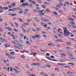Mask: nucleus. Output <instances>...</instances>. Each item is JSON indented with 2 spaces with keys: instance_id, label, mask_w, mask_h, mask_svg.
<instances>
[{
  "instance_id": "1",
  "label": "nucleus",
  "mask_w": 76,
  "mask_h": 76,
  "mask_svg": "<svg viewBox=\"0 0 76 76\" xmlns=\"http://www.w3.org/2000/svg\"><path fill=\"white\" fill-rule=\"evenodd\" d=\"M63 28L64 29V32L63 33V35H64V36H65V37H67V36L69 35L70 34H71V35L72 34V33H70L69 31L67 30V28H66V27H64Z\"/></svg>"
},
{
  "instance_id": "2",
  "label": "nucleus",
  "mask_w": 76,
  "mask_h": 76,
  "mask_svg": "<svg viewBox=\"0 0 76 76\" xmlns=\"http://www.w3.org/2000/svg\"><path fill=\"white\" fill-rule=\"evenodd\" d=\"M34 37L35 38H41L40 35H38V34L35 35Z\"/></svg>"
},
{
  "instance_id": "3",
  "label": "nucleus",
  "mask_w": 76,
  "mask_h": 76,
  "mask_svg": "<svg viewBox=\"0 0 76 76\" xmlns=\"http://www.w3.org/2000/svg\"><path fill=\"white\" fill-rule=\"evenodd\" d=\"M0 39L1 40V41H3L4 42H6V41H7V39H6L5 40L1 37Z\"/></svg>"
},
{
  "instance_id": "4",
  "label": "nucleus",
  "mask_w": 76,
  "mask_h": 76,
  "mask_svg": "<svg viewBox=\"0 0 76 76\" xmlns=\"http://www.w3.org/2000/svg\"><path fill=\"white\" fill-rule=\"evenodd\" d=\"M48 46H51V47H54V45L51 43H48Z\"/></svg>"
},
{
  "instance_id": "5",
  "label": "nucleus",
  "mask_w": 76,
  "mask_h": 76,
  "mask_svg": "<svg viewBox=\"0 0 76 76\" xmlns=\"http://www.w3.org/2000/svg\"><path fill=\"white\" fill-rule=\"evenodd\" d=\"M66 44H67V45H70L71 44H72V43H71V42H65Z\"/></svg>"
},
{
  "instance_id": "6",
  "label": "nucleus",
  "mask_w": 76,
  "mask_h": 76,
  "mask_svg": "<svg viewBox=\"0 0 76 76\" xmlns=\"http://www.w3.org/2000/svg\"><path fill=\"white\" fill-rule=\"evenodd\" d=\"M44 4L46 6H48V5H49V4H50V3L47 2H44Z\"/></svg>"
},
{
  "instance_id": "7",
  "label": "nucleus",
  "mask_w": 76,
  "mask_h": 76,
  "mask_svg": "<svg viewBox=\"0 0 76 76\" xmlns=\"http://www.w3.org/2000/svg\"><path fill=\"white\" fill-rule=\"evenodd\" d=\"M68 20H72V21H74V19H72V18H68L67 19Z\"/></svg>"
},
{
  "instance_id": "8",
  "label": "nucleus",
  "mask_w": 76,
  "mask_h": 76,
  "mask_svg": "<svg viewBox=\"0 0 76 76\" xmlns=\"http://www.w3.org/2000/svg\"><path fill=\"white\" fill-rule=\"evenodd\" d=\"M4 45L5 47L7 48V47H10V45H9L8 44H5Z\"/></svg>"
},
{
  "instance_id": "9",
  "label": "nucleus",
  "mask_w": 76,
  "mask_h": 76,
  "mask_svg": "<svg viewBox=\"0 0 76 76\" xmlns=\"http://www.w3.org/2000/svg\"><path fill=\"white\" fill-rule=\"evenodd\" d=\"M28 6L29 7H33V6L32 5V4H30L28 5Z\"/></svg>"
},
{
  "instance_id": "10",
  "label": "nucleus",
  "mask_w": 76,
  "mask_h": 76,
  "mask_svg": "<svg viewBox=\"0 0 76 76\" xmlns=\"http://www.w3.org/2000/svg\"><path fill=\"white\" fill-rule=\"evenodd\" d=\"M5 55H6L7 56H8V57H11V55H9V54L8 53H5Z\"/></svg>"
},
{
  "instance_id": "11",
  "label": "nucleus",
  "mask_w": 76,
  "mask_h": 76,
  "mask_svg": "<svg viewBox=\"0 0 76 76\" xmlns=\"http://www.w3.org/2000/svg\"><path fill=\"white\" fill-rule=\"evenodd\" d=\"M34 54H37V53H34V52H32V53H31V55H34Z\"/></svg>"
},
{
  "instance_id": "12",
  "label": "nucleus",
  "mask_w": 76,
  "mask_h": 76,
  "mask_svg": "<svg viewBox=\"0 0 76 76\" xmlns=\"http://www.w3.org/2000/svg\"><path fill=\"white\" fill-rule=\"evenodd\" d=\"M55 70L58 71V70H59V68L58 67H56L55 69Z\"/></svg>"
},
{
  "instance_id": "13",
  "label": "nucleus",
  "mask_w": 76,
  "mask_h": 76,
  "mask_svg": "<svg viewBox=\"0 0 76 76\" xmlns=\"http://www.w3.org/2000/svg\"><path fill=\"white\" fill-rule=\"evenodd\" d=\"M67 54L68 55H69V56H72V57H73V55H72V54L70 53H68Z\"/></svg>"
},
{
  "instance_id": "14",
  "label": "nucleus",
  "mask_w": 76,
  "mask_h": 76,
  "mask_svg": "<svg viewBox=\"0 0 76 76\" xmlns=\"http://www.w3.org/2000/svg\"><path fill=\"white\" fill-rule=\"evenodd\" d=\"M68 64H72V65L73 66H74V65H75V64L73 63H68Z\"/></svg>"
},
{
  "instance_id": "15",
  "label": "nucleus",
  "mask_w": 76,
  "mask_h": 76,
  "mask_svg": "<svg viewBox=\"0 0 76 76\" xmlns=\"http://www.w3.org/2000/svg\"><path fill=\"white\" fill-rule=\"evenodd\" d=\"M67 73H68V74H73V72H72L68 71L67 72Z\"/></svg>"
},
{
  "instance_id": "16",
  "label": "nucleus",
  "mask_w": 76,
  "mask_h": 76,
  "mask_svg": "<svg viewBox=\"0 0 76 76\" xmlns=\"http://www.w3.org/2000/svg\"><path fill=\"white\" fill-rule=\"evenodd\" d=\"M16 14H11V15L12 16H16L17 15Z\"/></svg>"
},
{
  "instance_id": "17",
  "label": "nucleus",
  "mask_w": 76,
  "mask_h": 76,
  "mask_svg": "<svg viewBox=\"0 0 76 76\" xmlns=\"http://www.w3.org/2000/svg\"><path fill=\"white\" fill-rule=\"evenodd\" d=\"M41 68H44V69H45L46 68V67L45 66H41L40 67Z\"/></svg>"
},
{
  "instance_id": "18",
  "label": "nucleus",
  "mask_w": 76,
  "mask_h": 76,
  "mask_svg": "<svg viewBox=\"0 0 76 76\" xmlns=\"http://www.w3.org/2000/svg\"><path fill=\"white\" fill-rule=\"evenodd\" d=\"M10 54L11 55H14L15 54V52H12L10 53Z\"/></svg>"
},
{
  "instance_id": "19",
  "label": "nucleus",
  "mask_w": 76,
  "mask_h": 76,
  "mask_svg": "<svg viewBox=\"0 0 76 76\" xmlns=\"http://www.w3.org/2000/svg\"><path fill=\"white\" fill-rule=\"evenodd\" d=\"M28 76H35V75L34 74H29L28 75Z\"/></svg>"
},
{
  "instance_id": "20",
  "label": "nucleus",
  "mask_w": 76,
  "mask_h": 76,
  "mask_svg": "<svg viewBox=\"0 0 76 76\" xmlns=\"http://www.w3.org/2000/svg\"><path fill=\"white\" fill-rule=\"evenodd\" d=\"M9 8L7 7H5V8L4 9V10H8Z\"/></svg>"
},
{
  "instance_id": "21",
  "label": "nucleus",
  "mask_w": 76,
  "mask_h": 76,
  "mask_svg": "<svg viewBox=\"0 0 76 76\" xmlns=\"http://www.w3.org/2000/svg\"><path fill=\"white\" fill-rule=\"evenodd\" d=\"M37 2L38 3H42V1L39 0H37Z\"/></svg>"
},
{
  "instance_id": "22",
  "label": "nucleus",
  "mask_w": 76,
  "mask_h": 76,
  "mask_svg": "<svg viewBox=\"0 0 76 76\" xmlns=\"http://www.w3.org/2000/svg\"><path fill=\"white\" fill-rule=\"evenodd\" d=\"M24 2H25V0H21V1H20V2L21 3H24Z\"/></svg>"
},
{
  "instance_id": "23",
  "label": "nucleus",
  "mask_w": 76,
  "mask_h": 76,
  "mask_svg": "<svg viewBox=\"0 0 76 76\" xmlns=\"http://www.w3.org/2000/svg\"><path fill=\"white\" fill-rule=\"evenodd\" d=\"M15 70V72H17V73H20V71H18L17 70Z\"/></svg>"
},
{
  "instance_id": "24",
  "label": "nucleus",
  "mask_w": 76,
  "mask_h": 76,
  "mask_svg": "<svg viewBox=\"0 0 76 76\" xmlns=\"http://www.w3.org/2000/svg\"><path fill=\"white\" fill-rule=\"evenodd\" d=\"M11 35L13 39H15V36H14L13 34H10Z\"/></svg>"
},
{
  "instance_id": "25",
  "label": "nucleus",
  "mask_w": 76,
  "mask_h": 76,
  "mask_svg": "<svg viewBox=\"0 0 76 76\" xmlns=\"http://www.w3.org/2000/svg\"><path fill=\"white\" fill-rule=\"evenodd\" d=\"M53 13L55 14V15H58V14L57 13V12H53Z\"/></svg>"
},
{
  "instance_id": "26",
  "label": "nucleus",
  "mask_w": 76,
  "mask_h": 76,
  "mask_svg": "<svg viewBox=\"0 0 76 76\" xmlns=\"http://www.w3.org/2000/svg\"><path fill=\"white\" fill-rule=\"evenodd\" d=\"M43 26H44L45 28H46V26H47V25L45 23V24L43 25Z\"/></svg>"
},
{
  "instance_id": "27",
  "label": "nucleus",
  "mask_w": 76,
  "mask_h": 76,
  "mask_svg": "<svg viewBox=\"0 0 76 76\" xmlns=\"http://www.w3.org/2000/svg\"><path fill=\"white\" fill-rule=\"evenodd\" d=\"M46 67H49V68H50V67H51V66L50 65H49L48 64H46Z\"/></svg>"
},
{
  "instance_id": "28",
  "label": "nucleus",
  "mask_w": 76,
  "mask_h": 76,
  "mask_svg": "<svg viewBox=\"0 0 76 76\" xmlns=\"http://www.w3.org/2000/svg\"><path fill=\"white\" fill-rule=\"evenodd\" d=\"M10 58H11L12 59H15V57H13L12 56H11V57H9Z\"/></svg>"
},
{
  "instance_id": "29",
  "label": "nucleus",
  "mask_w": 76,
  "mask_h": 76,
  "mask_svg": "<svg viewBox=\"0 0 76 76\" xmlns=\"http://www.w3.org/2000/svg\"><path fill=\"white\" fill-rule=\"evenodd\" d=\"M26 43L28 44V45H30V42H28V41H27L26 42Z\"/></svg>"
},
{
  "instance_id": "30",
  "label": "nucleus",
  "mask_w": 76,
  "mask_h": 76,
  "mask_svg": "<svg viewBox=\"0 0 76 76\" xmlns=\"http://www.w3.org/2000/svg\"><path fill=\"white\" fill-rule=\"evenodd\" d=\"M15 4H16V3H13V4H12V6L13 7H14V6H15Z\"/></svg>"
},
{
  "instance_id": "31",
  "label": "nucleus",
  "mask_w": 76,
  "mask_h": 76,
  "mask_svg": "<svg viewBox=\"0 0 76 76\" xmlns=\"http://www.w3.org/2000/svg\"><path fill=\"white\" fill-rule=\"evenodd\" d=\"M31 1L33 4H36V3H35V1Z\"/></svg>"
},
{
  "instance_id": "32",
  "label": "nucleus",
  "mask_w": 76,
  "mask_h": 76,
  "mask_svg": "<svg viewBox=\"0 0 76 76\" xmlns=\"http://www.w3.org/2000/svg\"><path fill=\"white\" fill-rule=\"evenodd\" d=\"M42 7H43V8H44V9H45V7H46L45 5H42Z\"/></svg>"
},
{
  "instance_id": "33",
  "label": "nucleus",
  "mask_w": 76,
  "mask_h": 76,
  "mask_svg": "<svg viewBox=\"0 0 76 76\" xmlns=\"http://www.w3.org/2000/svg\"><path fill=\"white\" fill-rule=\"evenodd\" d=\"M48 60H50V61H52V60H51V59L50 57H48L47 58Z\"/></svg>"
},
{
  "instance_id": "34",
  "label": "nucleus",
  "mask_w": 76,
  "mask_h": 76,
  "mask_svg": "<svg viewBox=\"0 0 76 76\" xmlns=\"http://www.w3.org/2000/svg\"><path fill=\"white\" fill-rule=\"evenodd\" d=\"M42 34H47L46 32L44 31H42Z\"/></svg>"
},
{
  "instance_id": "35",
  "label": "nucleus",
  "mask_w": 76,
  "mask_h": 76,
  "mask_svg": "<svg viewBox=\"0 0 76 76\" xmlns=\"http://www.w3.org/2000/svg\"><path fill=\"white\" fill-rule=\"evenodd\" d=\"M22 6H23V7H25V4L24 3L22 4Z\"/></svg>"
},
{
  "instance_id": "36",
  "label": "nucleus",
  "mask_w": 76,
  "mask_h": 76,
  "mask_svg": "<svg viewBox=\"0 0 76 76\" xmlns=\"http://www.w3.org/2000/svg\"><path fill=\"white\" fill-rule=\"evenodd\" d=\"M9 12H10V11H13V10L12 9H10L9 10Z\"/></svg>"
},
{
  "instance_id": "37",
  "label": "nucleus",
  "mask_w": 76,
  "mask_h": 76,
  "mask_svg": "<svg viewBox=\"0 0 76 76\" xmlns=\"http://www.w3.org/2000/svg\"><path fill=\"white\" fill-rule=\"evenodd\" d=\"M21 57L22 58H25V56H24V55H22L21 56Z\"/></svg>"
},
{
  "instance_id": "38",
  "label": "nucleus",
  "mask_w": 76,
  "mask_h": 76,
  "mask_svg": "<svg viewBox=\"0 0 76 76\" xmlns=\"http://www.w3.org/2000/svg\"><path fill=\"white\" fill-rule=\"evenodd\" d=\"M9 69H10V67H8V68H7V71H8V72H9Z\"/></svg>"
},
{
  "instance_id": "39",
  "label": "nucleus",
  "mask_w": 76,
  "mask_h": 76,
  "mask_svg": "<svg viewBox=\"0 0 76 76\" xmlns=\"http://www.w3.org/2000/svg\"><path fill=\"white\" fill-rule=\"evenodd\" d=\"M18 46H20V47H23V45H22V44H18Z\"/></svg>"
},
{
  "instance_id": "40",
  "label": "nucleus",
  "mask_w": 76,
  "mask_h": 76,
  "mask_svg": "<svg viewBox=\"0 0 76 76\" xmlns=\"http://www.w3.org/2000/svg\"><path fill=\"white\" fill-rule=\"evenodd\" d=\"M59 42H63V41L61 39H59Z\"/></svg>"
},
{
  "instance_id": "41",
  "label": "nucleus",
  "mask_w": 76,
  "mask_h": 76,
  "mask_svg": "<svg viewBox=\"0 0 76 76\" xmlns=\"http://www.w3.org/2000/svg\"><path fill=\"white\" fill-rule=\"evenodd\" d=\"M46 55L47 56H50V54L49 53H46Z\"/></svg>"
},
{
  "instance_id": "42",
  "label": "nucleus",
  "mask_w": 76,
  "mask_h": 76,
  "mask_svg": "<svg viewBox=\"0 0 76 76\" xmlns=\"http://www.w3.org/2000/svg\"><path fill=\"white\" fill-rule=\"evenodd\" d=\"M70 23H71V24H72V25H75V23L73 22H71Z\"/></svg>"
},
{
  "instance_id": "43",
  "label": "nucleus",
  "mask_w": 76,
  "mask_h": 76,
  "mask_svg": "<svg viewBox=\"0 0 76 76\" xmlns=\"http://www.w3.org/2000/svg\"><path fill=\"white\" fill-rule=\"evenodd\" d=\"M24 4H25V6H28V3H25Z\"/></svg>"
},
{
  "instance_id": "44",
  "label": "nucleus",
  "mask_w": 76,
  "mask_h": 76,
  "mask_svg": "<svg viewBox=\"0 0 76 76\" xmlns=\"http://www.w3.org/2000/svg\"><path fill=\"white\" fill-rule=\"evenodd\" d=\"M33 65H34V66H35L36 63H33L31 64V66H33Z\"/></svg>"
},
{
  "instance_id": "45",
  "label": "nucleus",
  "mask_w": 76,
  "mask_h": 76,
  "mask_svg": "<svg viewBox=\"0 0 76 76\" xmlns=\"http://www.w3.org/2000/svg\"><path fill=\"white\" fill-rule=\"evenodd\" d=\"M36 29H37V31H40V29H39V28H36Z\"/></svg>"
},
{
  "instance_id": "46",
  "label": "nucleus",
  "mask_w": 76,
  "mask_h": 76,
  "mask_svg": "<svg viewBox=\"0 0 76 76\" xmlns=\"http://www.w3.org/2000/svg\"><path fill=\"white\" fill-rule=\"evenodd\" d=\"M41 13L42 14H40V15H44V14H45V13H42V12H41Z\"/></svg>"
},
{
  "instance_id": "47",
  "label": "nucleus",
  "mask_w": 76,
  "mask_h": 76,
  "mask_svg": "<svg viewBox=\"0 0 76 76\" xmlns=\"http://www.w3.org/2000/svg\"><path fill=\"white\" fill-rule=\"evenodd\" d=\"M31 37L33 38V39H35V36H32Z\"/></svg>"
},
{
  "instance_id": "48",
  "label": "nucleus",
  "mask_w": 76,
  "mask_h": 76,
  "mask_svg": "<svg viewBox=\"0 0 76 76\" xmlns=\"http://www.w3.org/2000/svg\"><path fill=\"white\" fill-rule=\"evenodd\" d=\"M22 30L23 31V32H25V33H26V30H25V29H23Z\"/></svg>"
},
{
  "instance_id": "49",
  "label": "nucleus",
  "mask_w": 76,
  "mask_h": 76,
  "mask_svg": "<svg viewBox=\"0 0 76 76\" xmlns=\"http://www.w3.org/2000/svg\"><path fill=\"white\" fill-rule=\"evenodd\" d=\"M42 20L43 21H44V22H45V19L42 18Z\"/></svg>"
},
{
  "instance_id": "50",
  "label": "nucleus",
  "mask_w": 76,
  "mask_h": 76,
  "mask_svg": "<svg viewBox=\"0 0 76 76\" xmlns=\"http://www.w3.org/2000/svg\"><path fill=\"white\" fill-rule=\"evenodd\" d=\"M54 37H55V38H56V39H57L58 38V37H57V36H54Z\"/></svg>"
},
{
  "instance_id": "51",
  "label": "nucleus",
  "mask_w": 76,
  "mask_h": 76,
  "mask_svg": "<svg viewBox=\"0 0 76 76\" xmlns=\"http://www.w3.org/2000/svg\"><path fill=\"white\" fill-rule=\"evenodd\" d=\"M26 21L27 22H30V21L29 20V19H27L26 20Z\"/></svg>"
},
{
  "instance_id": "52",
  "label": "nucleus",
  "mask_w": 76,
  "mask_h": 76,
  "mask_svg": "<svg viewBox=\"0 0 76 76\" xmlns=\"http://www.w3.org/2000/svg\"><path fill=\"white\" fill-rule=\"evenodd\" d=\"M0 8L1 9V10H4V9L3 8V7H2V6H0Z\"/></svg>"
},
{
  "instance_id": "53",
  "label": "nucleus",
  "mask_w": 76,
  "mask_h": 76,
  "mask_svg": "<svg viewBox=\"0 0 76 76\" xmlns=\"http://www.w3.org/2000/svg\"><path fill=\"white\" fill-rule=\"evenodd\" d=\"M15 68H16V69H17V70H19V68L18 67L16 66H15Z\"/></svg>"
},
{
  "instance_id": "54",
  "label": "nucleus",
  "mask_w": 76,
  "mask_h": 76,
  "mask_svg": "<svg viewBox=\"0 0 76 76\" xmlns=\"http://www.w3.org/2000/svg\"><path fill=\"white\" fill-rule=\"evenodd\" d=\"M61 31V29H60V28H58V31L59 32H60Z\"/></svg>"
},
{
  "instance_id": "55",
  "label": "nucleus",
  "mask_w": 76,
  "mask_h": 76,
  "mask_svg": "<svg viewBox=\"0 0 76 76\" xmlns=\"http://www.w3.org/2000/svg\"><path fill=\"white\" fill-rule=\"evenodd\" d=\"M59 4L60 6H63V4L61 3H59Z\"/></svg>"
},
{
  "instance_id": "56",
  "label": "nucleus",
  "mask_w": 76,
  "mask_h": 76,
  "mask_svg": "<svg viewBox=\"0 0 76 76\" xmlns=\"http://www.w3.org/2000/svg\"><path fill=\"white\" fill-rule=\"evenodd\" d=\"M3 69L4 70H6L7 68L6 67H4Z\"/></svg>"
},
{
  "instance_id": "57",
  "label": "nucleus",
  "mask_w": 76,
  "mask_h": 76,
  "mask_svg": "<svg viewBox=\"0 0 76 76\" xmlns=\"http://www.w3.org/2000/svg\"><path fill=\"white\" fill-rule=\"evenodd\" d=\"M72 60H76V58H72Z\"/></svg>"
},
{
  "instance_id": "58",
  "label": "nucleus",
  "mask_w": 76,
  "mask_h": 76,
  "mask_svg": "<svg viewBox=\"0 0 76 76\" xmlns=\"http://www.w3.org/2000/svg\"><path fill=\"white\" fill-rule=\"evenodd\" d=\"M23 11H20L19 12V13H23Z\"/></svg>"
},
{
  "instance_id": "59",
  "label": "nucleus",
  "mask_w": 76,
  "mask_h": 76,
  "mask_svg": "<svg viewBox=\"0 0 76 76\" xmlns=\"http://www.w3.org/2000/svg\"><path fill=\"white\" fill-rule=\"evenodd\" d=\"M19 20L20 22H22V20L21 19H19Z\"/></svg>"
},
{
  "instance_id": "60",
  "label": "nucleus",
  "mask_w": 76,
  "mask_h": 76,
  "mask_svg": "<svg viewBox=\"0 0 76 76\" xmlns=\"http://www.w3.org/2000/svg\"><path fill=\"white\" fill-rule=\"evenodd\" d=\"M50 58H54V56H51Z\"/></svg>"
},
{
  "instance_id": "61",
  "label": "nucleus",
  "mask_w": 76,
  "mask_h": 76,
  "mask_svg": "<svg viewBox=\"0 0 76 76\" xmlns=\"http://www.w3.org/2000/svg\"><path fill=\"white\" fill-rule=\"evenodd\" d=\"M36 8L37 9V10H39V7H37Z\"/></svg>"
},
{
  "instance_id": "62",
  "label": "nucleus",
  "mask_w": 76,
  "mask_h": 76,
  "mask_svg": "<svg viewBox=\"0 0 76 76\" xmlns=\"http://www.w3.org/2000/svg\"><path fill=\"white\" fill-rule=\"evenodd\" d=\"M51 75H52V76H55V74H54V73H52L51 74Z\"/></svg>"
},
{
  "instance_id": "63",
  "label": "nucleus",
  "mask_w": 76,
  "mask_h": 76,
  "mask_svg": "<svg viewBox=\"0 0 76 76\" xmlns=\"http://www.w3.org/2000/svg\"><path fill=\"white\" fill-rule=\"evenodd\" d=\"M8 7H9V8H10L12 7V6H11L10 5H8Z\"/></svg>"
},
{
  "instance_id": "64",
  "label": "nucleus",
  "mask_w": 76,
  "mask_h": 76,
  "mask_svg": "<svg viewBox=\"0 0 76 76\" xmlns=\"http://www.w3.org/2000/svg\"><path fill=\"white\" fill-rule=\"evenodd\" d=\"M43 76H48V75L46 74H43Z\"/></svg>"
}]
</instances>
